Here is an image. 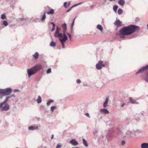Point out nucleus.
<instances>
[{"instance_id":"9b49d317","label":"nucleus","mask_w":148,"mask_h":148,"mask_svg":"<svg viewBox=\"0 0 148 148\" xmlns=\"http://www.w3.org/2000/svg\"><path fill=\"white\" fill-rule=\"evenodd\" d=\"M114 24L117 27L122 26V22L119 19H117L115 22Z\"/></svg>"},{"instance_id":"5701e85b","label":"nucleus","mask_w":148,"mask_h":148,"mask_svg":"<svg viewBox=\"0 0 148 148\" xmlns=\"http://www.w3.org/2000/svg\"><path fill=\"white\" fill-rule=\"evenodd\" d=\"M82 140H83V144L86 147H87L88 146V143H87L86 140L84 138H83L82 139Z\"/></svg>"},{"instance_id":"1a4fd4ad","label":"nucleus","mask_w":148,"mask_h":148,"mask_svg":"<svg viewBox=\"0 0 148 148\" xmlns=\"http://www.w3.org/2000/svg\"><path fill=\"white\" fill-rule=\"evenodd\" d=\"M27 73L28 74V77L29 78L30 77L31 75L35 73L32 68L30 69H27Z\"/></svg>"},{"instance_id":"6ab92c4d","label":"nucleus","mask_w":148,"mask_h":148,"mask_svg":"<svg viewBox=\"0 0 148 148\" xmlns=\"http://www.w3.org/2000/svg\"><path fill=\"white\" fill-rule=\"evenodd\" d=\"M67 29H63V34L64 38H62L64 39H68V37L66 34H65V32Z\"/></svg>"},{"instance_id":"09e8293b","label":"nucleus","mask_w":148,"mask_h":148,"mask_svg":"<svg viewBox=\"0 0 148 148\" xmlns=\"http://www.w3.org/2000/svg\"><path fill=\"white\" fill-rule=\"evenodd\" d=\"M73 8L71 6V7L70 8L66 11V12H69Z\"/></svg>"},{"instance_id":"58836bf2","label":"nucleus","mask_w":148,"mask_h":148,"mask_svg":"<svg viewBox=\"0 0 148 148\" xmlns=\"http://www.w3.org/2000/svg\"><path fill=\"white\" fill-rule=\"evenodd\" d=\"M3 25L5 26H6L8 25V23L6 21H3Z\"/></svg>"},{"instance_id":"ea45409f","label":"nucleus","mask_w":148,"mask_h":148,"mask_svg":"<svg viewBox=\"0 0 148 148\" xmlns=\"http://www.w3.org/2000/svg\"><path fill=\"white\" fill-rule=\"evenodd\" d=\"M75 18H74V19L73 20L72 23V24L71 25V28L72 29H73V25L74 24V21H75Z\"/></svg>"},{"instance_id":"37998d69","label":"nucleus","mask_w":148,"mask_h":148,"mask_svg":"<svg viewBox=\"0 0 148 148\" xmlns=\"http://www.w3.org/2000/svg\"><path fill=\"white\" fill-rule=\"evenodd\" d=\"M120 106L121 107H123L125 105V103L123 102H122L120 104Z\"/></svg>"},{"instance_id":"4be33fe9","label":"nucleus","mask_w":148,"mask_h":148,"mask_svg":"<svg viewBox=\"0 0 148 148\" xmlns=\"http://www.w3.org/2000/svg\"><path fill=\"white\" fill-rule=\"evenodd\" d=\"M97 28L101 31L103 30V28L102 26L98 24L97 26Z\"/></svg>"},{"instance_id":"49530a36","label":"nucleus","mask_w":148,"mask_h":148,"mask_svg":"<svg viewBox=\"0 0 148 148\" xmlns=\"http://www.w3.org/2000/svg\"><path fill=\"white\" fill-rule=\"evenodd\" d=\"M64 5L65 8H67V3L66 2H65L64 3Z\"/></svg>"},{"instance_id":"393cba45","label":"nucleus","mask_w":148,"mask_h":148,"mask_svg":"<svg viewBox=\"0 0 148 148\" xmlns=\"http://www.w3.org/2000/svg\"><path fill=\"white\" fill-rule=\"evenodd\" d=\"M15 97V96L14 94H13V95H10V96H7L6 97L5 99H8L7 100L8 101L9 99L11 97Z\"/></svg>"},{"instance_id":"f8f14e48","label":"nucleus","mask_w":148,"mask_h":148,"mask_svg":"<svg viewBox=\"0 0 148 148\" xmlns=\"http://www.w3.org/2000/svg\"><path fill=\"white\" fill-rule=\"evenodd\" d=\"M67 39H65L64 38H59V40L61 42L62 47L63 48H64L65 47V45L64 42H65Z\"/></svg>"},{"instance_id":"bb28decb","label":"nucleus","mask_w":148,"mask_h":148,"mask_svg":"<svg viewBox=\"0 0 148 148\" xmlns=\"http://www.w3.org/2000/svg\"><path fill=\"white\" fill-rule=\"evenodd\" d=\"M56 45V43L54 41H51L49 45L51 47H54Z\"/></svg>"},{"instance_id":"5fc2aeb1","label":"nucleus","mask_w":148,"mask_h":148,"mask_svg":"<svg viewBox=\"0 0 148 148\" xmlns=\"http://www.w3.org/2000/svg\"><path fill=\"white\" fill-rule=\"evenodd\" d=\"M83 86H88V85L87 83H84V84Z\"/></svg>"},{"instance_id":"4c0bfd02","label":"nucleus","mask_w":148,"mask_h":148,"mask_svg":"<svg viewBox=\"0 0 148 148\" xmlns=\"http://www.w3.org/2000/svg\"><path fill=\"white\" fill-rule=\"evenodd\" d=\"M144 79L146 82L148 83V73L147 74L146 77Z\"/></svg>"},{"instance_id":"a18cd8bd","label":"nucleus","mask_w":148,"mask_h":148,"mask_svg":"<svg viewBox=\"0 0 148 148\" xmlns=\"http://www.w3.org/2000/svg\"><path fill=\"white\" fill-rule=\"evenodd\" d=\"M76 82L77 84H79L81 83V81L79 79H77L76 80Z\"/></svg>"},{"instance_id":"a878e982","label":"nucleus","mask_w":148,"mask_h":148,"mask_svg":"<svg viewBox=\"0 0 148 148\" xmlns=\"http://www.w3.org/2000/svg\"><path fill=\"white\" fill-rule=\"evenodd\" d=\"M54 102V101L52 99H50L49 100L47 103V106H49L51 103Z\"/></svg>"},{"instance_id":"2f4dec72","label":"nucleus","mask_w":148,"mask_h":148,"mask_svg":"<svg viewBox=\"0 0 148 148\" xmlns=\"http://www.w3.org/2000/svg\"><path fill=\"white\" fill-rule=\"evenodd\" d=\"M122 12L123 10L119 8L118 9V13L119 15L121 14H122Z\"/></svg>"},{"instance_id":"2eb2a0df","label":"nucleus","mask_w":148,"mask_h":148,"mask_svg":"<svg viewBox=\"0 0 148 148\" xmlns=\"http://www.w3.org/2000/svg\"><path fill=\"white\" fill-rule=\"evenodd\" d=\"M32 56L35 60H36L38 58L39 56V53L38 52H36L34 54L32 55Z\"/></svg>"},{"instance_id":"a211bd4d","label":"nucleus","mask_w":148,"mask_h":148,"mask_svg":"<svg viewBox=\"0 0 148 148\" xmlns=\"http://www.w3.org/2000/svg\"><path fill=\"white\" fill-rule=\"evenodd\" d=\"M118 3L121 6H123L125 4V1L124 0H119L118 1Z\"/></svg>"},{"instance_id":"f3484780","label":"nucleus","mask_w":148,"mask_h":148,"mask_svg":"<svg viewBox=\"0 0 148 148\" xmlns=\"http://www.w3.org/2000/svg\"><path fill=\"white\" fill-rule=\"evenodd\" d=\"M141 148H148V143H143L141 145Z\"/></svg>"},{"instance_id":"423d86ee","label":"nucleus","mask_w":148,"mask_h":148,"mask_svg":"<svg viewBox=\"0 0 148 148\" xmlns=\"http://www.w3.org/2000/svg\"><path fill=\"white\" fill-rule=\"evenodd\" d=\"M105 66V65L103 64V61H99L96 65V68L98 70H100L102 69V67Z\"/></svg>"},{"instance_id":"9d476101","label":"nucleus","mask_w":148,"mask_h":148,"mask_svg":"<svg viewBox=\"0 0 148 148\" xmlns=\"http://www.w3.org/2000/svg\"><path fill=\"white\" fill-rule=\"evenodd\" d=\"M70 143L73 146H75L78 145V142L75 139H73L70 142Z\"/></svg>"},{"instance_id":"412c9836","label":"nucleus","mask_w":148,"mask_h":148,"mask_svg":"<svg viewBox=\"0 0 148 148\" xmlns=\"http://www.w3.org/2000/svg\"><path fill=\"white\" fill-rule=\"evenodd\" d=\"M36 101L38 103H40L42 102V99L41 97L40 96H38V98L36 100Z\"/></svg>"},{"instance_id":"39448f33","label":"nucleus","mask_w":148,"mask_h":148,"mask_svg":"<svg viewBox=\"0 0 148 148\" xmlns=\"http://www.w3.org/2000/svg\"><path fill=\"white\" fill-rule=\"evenodd\" d=\"M33 70L36 73L39 71L42 68V65L41 64H38L35 65L32 67Z\"/></svg>"},{"instance_id":"6e6d98bb","label":"nucleus","mask_w":148,"mask_h":148,"mask_svg":"<svg viewBox=\"0 0 148 148\" xmlns=\"http://www.w3.org/2000/svg\"><path fill=\"white\" fill-rule=\"evenodd\" d=\"M93 6H93V5H90V8L91 9H92V8H93Z\"/></svg>"},{"instance_id":"69168bd1","label":"nucleus","mask_w":148,"mask_h":148,"mask_svg":"<svg viewBox=\"0 0 148 148\" xmlns=\"http://www.w3.org/2000/svg\"><path fill=\"white\" fill-rule=\"evenodd\" d=\"M109 4V3H108L107 4V5H108Z\"/></svg>"},{"instance_id":"dca6fc26","label":"nucleus","mask_w":148,"mask_h":148,"mask_svg":"<svg viewBox=\"0 0 148 148\" xmlns=\"http://www.w3.org/2000/svg\"><path fill=\"white\" fill-rule=\"evenodd\" d=\"M38 128V126H32L28 127V129L29 130H33L37 129Z\"/></svg>"},{"instance_id":"c03bdc74","label":"nucleus","mask_w":148,"mask_h":148,"mask_svg":"<svg viewBox=\"0 0 148 148\" xmlns=\"http://www.w3.org/2000/svg\"><path fill=\"white\" fill-rule=\"evenodd\" d=\"M67 35L69 37L70 40H71V34L69 33H67Z\"/></svg>"},{"instance_id":"72a5a7b5","label":"nucleus","mask_w":148,"mask_h":148,"mask_svg":"<svg viewBox=\"0 0 148 148\" xmlns=\"http://www.w3.org/2000/svg\"><path fill=\"white\" fill-rule=\"evenodd\" d=\"M56 106H52L50 109L51 111L52 112H53L54 111V110L56 109Z\"/></svg>"},{"instance_id":"4468645a","label":"nucleus","mask_w":148,"mask_h":148,"mask_svg":"<svg viewBox=\"0 0 148 148\" xmlns=\"http://www.w3.org/2000/svg\"><path fill=\"white\" fill-rule=\"evenodd\" d=\"M109 100V98L108 97L106 98L105 101L104 102L103 104V107L104 108H106L107 106V104L108 103Z\"/></svg>"},{"instance_id":"de8ad7c7","label":"nucleus","mask_w":148,"mask_h":148,"mask_svg":"<svg viewBox=\"0 0 148 148\" xmlns=\"http://www.w3.org/2000/svg\"><path fill=\"white\" fill-rule=\"evenodd\" d=\"M13 91L14 92H18L20 91V90L18 89H15L13 90Z\"/></svg>"},{"instance_id":"e2e57ef3","label":"nucleus","mask_w":148,"mask_h":148,"mask_svg":"<svg viewBox=\"0 0 148 148\" xmlns=\"http://www.w3.org/2000/svg\"><path fill=\"white\" fill-rule=\"evenodd\" d=\"M147 29H148V24L147 25Z\"/></svg>"},{"instance_id":"6e6552de","label":"nucleus","mask_w":148,"mask_h":148,"mask_svg":"<svg viewBox=\"0 0 148 148\" xmlns=\"http://www.w3.org/2000/svg\"><path fill=\"white\" fill-rule=\"evenodd\" d=\"M55 35L56 37H58L59 38H62L63 34L61 33H59V29L58 27L56 28Z\"/></svg>"},{"instance_id":"f257e3e1","label":"nucleus","mask_w":148,"mask_h":148,"mask_svg":"<svg viewBox=\"0 0 148 148\" xmlns=\"http://www.w3.org/2000/svg\"><path fill=\"white\" fill-rule=\"evenodd\" d=\"M140 27L133 25H131L127 26L122 27L119 31V35L121 38H124L125 36H128L134 32L139 31Z\"/></svg>"},{"instance_id":"7c9ffc66","label":"nucleus","mask_w":148,"mask_h":148,"mask_svg":"<svg viewBox=\"0 0 148 148\" xmlns=\"http://www.w3.org/2000/svg\"><path fill=\"white\" fill-rule=\"evenodd\" d=\"M62 27L63 29H67V25L66 23H64L62 25Z\"/></svg>"},{"instance_id":"3c124183","label":"nucleus","mask_w":148,"mask_h":148,"mask_svg":"<svg viewBox=\"0 0 148 148\" xmlns=\"http://www.w3.org/2000/svg\"><path fill=\"white\" fill-rule=\"evenodd\" d=\"M85 115L87 117H88V118H90V116H89V114L88 113H85Z\"/></svg>"},{"instance_id":"bf43d9fd","label":"nucleus","mask_w":148,"mask_h":148,"mask_svg":"<svg viewBox=\"0 0 148 148\" xmlns=\"http://www.w3.org/2000/svg\"><path fill=\"white\" fill-rule=\"evenodd\" d=\"M38 20V19H36L35 20H34L33 21H35L36 22L37 20Z\"/></svg>"},{"instance_id":"864d4df0","label":"nucleus","mask_w":148,"mask_h":148,"mask_svg":"<svg viewBox=\"0 0 148 148\" xmlns=\"http://www.w3.org/2000/svg\"><path fill=\"white\" fill-rule=\"evenodd\" d=\"M106 0H105V1L104 2H103L102 4L103 5H104L106 4L105 3L106 2Z\"/></svg>"},{"instance_id":"052dcab7","label":"nucleus","mask_w":148,"mask_h":148,"mask_svg":"<svg viewBox=\"0 0 148 148\" xmlns=\"http://www.w3.org/2000/svg\"><path fill=\"white\" fill-rule=\"evenodd\" d=\"M71 33H72V31H73V30H72L73 29H72L71 28Z\"/></svg>"},{"instance_id":"f704fd0d","label":"nucleus","mask_w":148,"mask_h":148,"mask_svg":"<svg viewBox=\"0 0 148 148\" xmlns=\"http://www.w3.org/2000/svg\"><path fill=\"white\" fill-rule=\"evenodd\" d=\"M99 131V130L98 128H95L94 129L93 131V134L95 135H97L96 133H97Z\"/></svg>"},{"instance_id":"20e7f679","label":"nucleus","mask_w":148,"mask_h":148,"mask_svg":"<svg viewBox=\"0 0 148 148\" xmlns=\"http://www.w3.org/2000/svg\"><path fill=\"white\" fill-rule=\"evenodd\" d=\"M7 99H5L4 101L0 103V109L1 111H7L9 109V106L7 103Z\"/></svg>"},{"instance_id":"473e14b6","label":"nucleus","mask_w":148,"mask_h":148,"mask_svg":"<svg viewBox=\"0 0 148 148\" xmlns=\"http://www.w3.org/2000/svg\"><path fill=\"white\" fill-rule=\"evenodd\" d=\"M118 6L117 5H115L113 7V9L115 12H116V11H117V9H118Z\"/></svg>"},{"instance_id":"c756f323","label":"nucleus","mask_w":148,"mask_h":148,"mask_svg":"<svg viewBox=\"0 0 148 148\" xmlns=\"http://www.w3.org/2000/svg\"><path fill=\"white\" fill-rule=\"evenodd\" d=\"M129 101L132 104H134L136 102V101L134 100L132 97L130 98Z\"/></svg>"},{"instance_id":"603ef678","label":"nucleus","mask_w":148,"mask_h":148,"mask_svg":"<svg viewBox=\"0 0 148 148\" xmlns=\"http://www.w3.org/2000/svg\"><path fill=\"white\" fill-rule=\"evenodd\" d=\"M61 147V146L60 145H58L56 147V148H60Z\"/></svg>"},{"instance_id":"f03ea898","label":"nucleus","mask_w":148,"mask_h":148,"mask_svg":"<svg viewBox=\"0 0 148 148\" xmlns=\"http://www.w3.org/2000/svg\"><path fill=\"white\" fill-rule=\"evenodd\" d=\"M11 88H8L5 89H0V98L2 99L3 96H7L10 95L12 92Z\"/></svg>"},{"instance_id":"c85d7f7f","label":"nucleus","mask_w":148,"mask_h":148,"mask_svg":"<svg viewBox=\"0 0 148 148\" xmlns=\"http://www.w3.org/2000/svg\"><path fill=\"white\" fill-rule=\"evenodd\" d=\"M49 23H51V24L53 25L52 28L51 30V31L52 32L55 30V24L53 22H51Z\"/></svg>"},{"instance_id":"680f3d73","label":"nucleus","mask_w":148,"mask_h":148,"mask_svg":"<svg viewBox=\"0 0 148 148\" xmlns=\"http://www.w3.org/2000/svg\"><path fill=\"white\" fill-rule=\"evenodd\" d=\"M72 148H79V147H72Z\"/></svg>"},{"instance_id":"4d7b16f0","label":"nucleus","mask_w":148,"mask_h":148,"mask_svg":"<svg viewBox=\"0 0 148 148\" xmlns=\"http://www.w3.org/2000/svg\"><path fill=\"white\" fill-rule=\"evenodd\" d=\"M54 135L53 134H52L51 136V139H53V137Z\"/></svg>"},{"instance_id":"0eeeda50","label":"nucleus","mask_w":148,"mask_h":148,"mask_svg":"<svg viewBox=\"0 0 148 148\" xmlns=\"http://www.w3.org/2000/svg\"><path fill=\"white\" fill-rule=\"evenodd\" d=\"M148 69V65H146L145 66H143L140 68L139 70L136 73V74L138 73H142L144 71H147Z\"/></svg>"},{"instance_id":"ddd939ff","label":"nucleus","mask_w":148,"mask_h":148,"mask_svg":"<svg viewBox=\"0 0 148 148\" xmlns=\"http://www.w3.org/2000/svg\"><path fill=\"white\" fill-rule=\"evenodd\" d=\"M100 111L103 113L107 114L109 113V111L106 109L103 108L100 110Z\"/></svg>"},{"instance_id":"b1692460","label":"nucleus","mask_w":148,"mask_h":148,"mask_svg":"<svg viewBox=\"0 0 148 148\" xmlns=\"http://www.w3.org/2000/svg\"><path fill=\"white\" fill-rule=\"evenodd\" d=\"M54 10L53 9H51L49 11L47 12L48 14H53L54 13Z\"/></svg>"},{"instance_id":"a19ab883","label":"nucleus","mask_w":148,"mask_h":148,"mask_svg":"<svg viewBox=\"0 0 148 148\" xmlns=\"http://www.w3.org/2000/svg\"><path fill=\"white\" fill-rule=\"evenodd\" d=\"M82 3V2H80L79 3H77V4H76L74 5H73V6H72V7L73 8V7H75V6H77L79 5H80Z\"/></svg>"},{"instance_id":"7ed1b4c3","label":"nucleus","mask_w":148,"mask_h":148,"mask_svg":"<svg viewBox=\"0 0 148 148\" xmlns=\"http://www.w3.org/2000/svg\"><path fill=\"white\" fill-rule=\"evenodd\" d=\"M7 99H5L4 101L0 103V109L1 111H7L9 109V106L7 103Z\"/></svg>"},{"instance_id":"13d9d810","label":"nucleus","mask_w":148,"mask_h":148,"mask_svg":"<svg viewBox=\"0 0 148 148\" xmlns=\"http://www.w3.org/2000/svg\"><path fill=\"white\" fill-rule=\"evenodd\" d=\"M70 2H69L68 5V6H69L70 5Z\"/></svg>"},{"instance_id":"e433bc0d","label":"nucleus","mask_w":148,"mask_h":148,"mask_svg":"<svg viewBox=\"0 0 148 148\" xmlns=\"http://www.w3.org/2000/svg\"><path fill=\"white\" fill-rule=\"evenodd\" d=\"M1 18L2 19H4L6 18V16L5 14H3L1 15Z\"/></svg>"},{"instance_id":"aec40b11","label":"nucleus","mask_w":148,"mask_h":148,"mask_svg":"<svg viewBox=\"0 0 148 148\" xmlns=\"http://www.w3.org/2000/svg\"><path fill=\"white\" fill-rule=\"evenodd\" d=\"M17 20L18 22L20 23H21L22 22L24 21L25 20V19L23 17H22L21 18H20L17 19Z\"/></svg>"},{"instance_id":"cd10ccee","label":"nucleus","mask_w":148,"mask_h":148,"mask_svg":"<svg viewBox=\"0 0 148 148\" xmlns=\"http://www.w3.org/2000/svg\"><path fill=\"white\" fill-rule=\"evenodd\" d=\"M126 134L129 136H131L133 134V133L130 131H127L126 133Z\"/></svg>"},{"instance_id":"8fccbe9b","label":"nucleus","mask_w":148,"mask_h":148,"mask_svg":"<svg viewBox=\"0 0 148 148\" xmlns=\"http://www.w3.org/2000/svg\"><path fill=\"white\" fill-rule=\"evenodd\" d=\"M125 141H124V140H122V142H121V145H123L125 144Z\"/></svg>"},{"instance_id":"c9c22d12","label":"nucleus","mask_w":148,"mask_h":148,"mask_svg":"<svg viewBox=\"0 0 148 148\" xmlns=\"http://www.w3.org/2000/svg\"><path fill=\"white\" fill-rule=\"evenodd\" d=\"M46 18L45 12L44 15L42 16L41 18L42 21H44Z\"/></svg>"},{"instance_id":"79ce46f5","label":"nucleus","mask_w":148,"mask_h":148,"mask_svg":"<svg viewBox=\"0 0 148 148\" xmlns=\"http://www.w3.org/2000/svg\"><path fill=\"white\" fill-rule=\"evenodd\" d=\"M51 72V68H49L47 71V73L49 74Z\"/></svg>"},{"instance_id":"0e129e2a","label":"nucleus","mask_w":148,"mask_h":148,"mask_svg":"<svg viewBox=\"0 0 148 148\" xmlns=\"http://www.w3.org/2000/svg\"><path fill=\"white\" fill-rule=\"evenodd\" d=\"M141 114H142V115H143V113H141Z\"/></svg>"}]
</instances>
